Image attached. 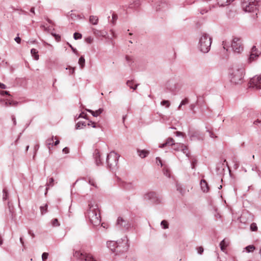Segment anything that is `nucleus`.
I'll return each instance as SVG.
<instances>
[{
  "label": "nucleus",
  "mask_w": 261,
  "mask_h": 261,
  "mask_svg": "<svg viewBox=\"0 0 261 261\" xmlns=\"http://www.w3.org/2000/svg\"><path fill=\"white\" fill-rule=\"evenodd\" d=\"M244 73V68L243 67L233 68L229 72L230 82L234 84L242 83Z\"/></svg>",
  "instance_id": "f257e3e1"
},
{
  "label": "nucleus",
  "mask_w": 261,
  "mask_h": 261,
  "mask_svg": "<svg viewBox=\"0 0 261 261\" xmlns=\"http://www.w3.org/2000/svg\"><path fill=\"white\" fill-rule=\"evenodd\" d=\"M212 38L206 33H202L200 37L198 43L199 50L203 53H208L211 48Z\"/></svg>",
  "instance_id": "f03ea898"
},
{
  "label": "nucleus",
  "mask_w": 261,
  "mask_h": 261,
  "mask_svg": "<svg viewBox=\"0 0 261 261\" xmlns=\"http://www.w3.org/2000/svg\"><path fill=\"white\" fill-rule=\"evenodd\" d=\"M259 0H242V7L247 12H252L256 10Z\"/></svg>",
  "instance_id": "7ed1b4c3"
},
{
  "label": "nucleus",
  "mask_w": 261,
  "mask_h": 261,
  "mask_svg": "<svg viewBox=\"0 0 261 261\" xmlns=\"http://www.w3.org/2000/svg\"><path fill=\"white\" fill-rule=\"evenodd\" d=\"M143 199L146 201H149L154 204H158L162 201L161 197L153 191L147 192L143 195Z\"/></svg>",
  "instance_id": "20e7f679"
},
{
  "label": "nucleus",
  "mask_w": 261,
  "mask_h": 261,
  "mask_svg": "<svg viewBox=\"0 0 261 261\" xmlns=\"http://www.w3.org/2000/svg\"><path fill=\"white\" fill-rule=\"evenodd\" d=\"M119 158V155L114 151H111L108 154L106 162L110 169H114L117 166Z\"/></svg>",
  "instance_id": "39448f33"
},
{
  "label": "nucleus",
  "mask_w": 261,
  "mask_h": 261,
  "mask_svg": "<svg viewBox=\"0 0 261 261\" xmlns=\"http://www.w3.org/2000/svg\"><path fill=\"white\" fill-rule=\"evenodd\" d=\"M231 47L235 53H241L243 51V46L241 39L237 37L234 38L231 42Z\"/></svg>",
  "instance_id": "423d86ee"
},
{
  "label": "nucleus",
  "mask_w": 261,
  "mask_h": 261,
  "mask_svg": "<svg viewBox=\"0 0 261 261\" xmlns=\"http://www.w3.org/2000/svg\"><path fill=\"white\" fill-rule=\"evenodd\" d=\"M73 255L79 259H84L85 261H97L91 254L82 253L79 251H75Z\"/></svg>",
  "instance_id": "0eeeda50"
},
{
  "label": "nucleus",
  "mask_w": 261,
  "mask_h": 261,
  "mask_svg": "<svg viewBox=\"0 0 261 261\" xmlns=\"http://www.w3.org/2000/svg\"><path fill=\"white\" fill-rule=\"evenodd\" d=\"M250 86L255 89H261V74L253 77L250 81Z\"/></svg>",
  "instance_id": "6e6552de"
},
{
  "label": "nucleus",
  "mask_w": 261,
  "mask_h": 261,
  "mask_svg": "<svg viewBox=\"0 0 261 261\" xmlns=\"http://www.w3.org/2000/svg\"><path fill=\"white\" fill-rule=\"evenodd\" d=\"M89 218L91 222L95 226L100 224L101 221L100 213H89Z\"/></svg>",
  "instance_id": "1a4fd4ad"
},
{
  "label": "nucleus",
  "mask_w": 261,
  "mask_h": 261,
  "mask_svg": "<svg viewBox=\"0 0 261 261\" xmlns=\"http://www.w3.org/2000/svg\"><path fill=\"white\" fill-rule=\"evenodd\" d=\"M260 55V52L258 50L255 46H253L251 50L250 54L248 58V61L251 62L256 60V59Z\"/></svg>",
  "instance_id": "9d476101"
},
{
  "label": "nucleus",
  "mask_w": 261,
  "mask_h": 261,
  "mask_svg": "<svg viewBox=\"0 0 261 261\" xmlns=\"http://www.w3.org/2000/svg\"><path fill=\"white\" fill-rule=\"evenodd\" d=\"M172 148L175 150H181L186 154V156H189V151L187 147L183 144L174 143L172 145Z\"/></svg>",
  "instance_id": "9b49d317"
},
{
  "label": "nucleus",
  "mask_w": 261,
  "mask_h": 261,
  "mask_svg": "<svg viewBox=\"0 0 261 261\" xmlns=\"http://www.w3.org/2000/svg\"><path fill=\"white\" fill-rule=\"evenodd\" d=\"M120 186L126 191H132L135 189L134 184L132 182L122 181Z\"/></svg>",
  "instance_id": "f8f14e48"
},
{
  "label": "nucleus",
  "mask_w": 261,
  "mask_h": 261,
  "mask_svg": "<svg viewBox=\"0 0 261 261\" xmlns=\"http://www.w3.org/2000/svg\"><path fill=\"white\" fill-rule=\"evenodd\" d=\"M171 8V6L170 4L167 2H162L159 5L157 10L162 11L164 13H166L169 12Z\"/></svg>",
  "instance_id": "ddd939ff"
},
{
  "label": "nucleus",
  "mask_w": 261,
  "mask_h": 261,
  "mask_svg": "<svg viewBox=\"0 0 261 261\" xmlns=\"http://www.w3.org/2000/svg\"><path fill=\"white\" fill-rule=\"evenodd\" d=\"M89 212H99L98 204L94 200L89 201Z\"/></svg>",
  "instance_id": "4468645a"
},
{
  "label": "nucleus",
  "mask_w": 261,
  "mask_h": 261,
  "mask_svg": "<svg viewBox=\"0 0 261 261\" xmlns=\"http://www.w3.org/2000/svg\"><path fill=\"white\" fill-rule=\"evenodd\" d=\"M93 155L95 160V163L97 165L99 166L101 164V162L100 159V155L99 151L98 149H95L93 153Z\"/></svg>",
  "instance_id": "2eb2a0df"
},
{
  "label": "nucleus",
  "mask_w": 261,
  "mask_h": 261,
  "mask_svg": "<svg viewBox=\"0 0 261 261\" xmlns=\"http://www.w3.org/2000/svg\"><path fill=\"white\" fill-rule=\"evenodd\" d=\"M68 16L73 20L85 18V17L83 15L76 14L75 13H73V11H71L70 14H68Z\"/></svg>",
  "instance_id": "dca6fc26"
},
{
  "label": "nucleus",
  "mask_w": 261,
  "mask_h": 261,
  "mask_svg": "<svg viewBox=\"0 0 261 261\" xmlns=\"http://www.w3.org/2000/svg\"><path fill=\"white\" fill-rule=\"evenodd\" d=\"M86 110L89 112H90L93 116L94 117H97L99 115H100L102 112L103 111V109L102 108H100L98 110L94 111L90 109H86Z\"/></svg>",
  "instance_id": "f3484780"
},
{
  "label": "nucleus",
  "mask_w": 261,
  "mask_h": 261,
  "mask_svg": "<svg viewBox=\"0 0 261 261\" xmlns=\"http://www.w3.org/2000/svg\"><path fill=\"white\" fill-rule=\"evenodd\" d=\"M200 187L203 192H207L208 191L209 188L207 183L204 179L201 180Z\"/></svg>",
  "instance_id": "a211bd4d"
},
{
  "label": "nucleus",
  "mask_w": 261,
  "mask_h": 261,
  "mask_svg": "<svg viewBox=\"0 0 261 261\" xmlns=\"http://www.w3.org/2000/svg\"><path fill=\"white\" fill-rule=\"evenodd\" d=\"M174 143V140L172 138H168L166 140V142L165 143H163V144L160 145L159 146V147L163 148L165 146H172V145H173Z\"/></svg>",
  "instance_id": "6ab92c4d"
},
{
  "label": "nucleus",
  "mask_w": 261,
  "mask_h": 261,
  "mask_svg": "<svg viewBox=\"0 0 261 261\" xmlns=\"http://www.w3.org/2000/svg\"><path fill=\"white\" fill-rule=\"evenodd\" d=\"M229 241L228 240L224 239L223 241H222L220 244L221 250L224 251L226 247L229 245Z\"/></svg>",
  "instance_id": "aec40b11"
},
{
  "label": "nucleus",
  "mask_w": 261,
  "mask_h": 261,
  "mask_svg": "<svg viewBox=\"0 0 261 261\" xmlns=\"http://www.w3.org/2000/svg\"><path fill=\"white\" fill-rule=\"evenodd\" d=\"M191 138L196 137L198 140H203L204 136L201 135L199 132H194L191 134Z\"/></svg>",
  "instance_id": "412c9836"
},
{
  "label": "nucleus",
  "mask_w": 261,
  "mask_h": 261,
  "mask_svg": "<svg viewBox=\"0 0 261 261\" xmlns=\"http://www.w3.org/2000/svg\"><path fill=\"white\" fill-rule=\"evenodd\" d=\"M89 22L93 25H96L98 22V18L96 16L91 15L89 17Z\"/></svg>",
  "instance_id": "4be33fe9"
},
{
  "label": "nucleus",
  "mask_w": 261,
  "mask_h": 261,
  "mask_svg": "<svg viewBox=\"0 0 261 261\" xmlns=\"http://www.w3.org/2000/svg\"><path fill=\"white\" fill-rule=\"evenodd\" d=\"M188 158V162H191V166H192V168L193 169H194L195 168V165L197 163V160L196 159L193 157V156H191L190 155V153L189 152V156H187Z\"/></svg>",
  "instance_id": "5701e85b"
},
{
  "label": "nucleus",
  "mask_w": 261,
  "mask_h": 261,
  "mask_svg": "<svg viewBox=\"0 0 261 261\" xmlns=\"http://www.w3.org/2000/svg\"><path fill=\"white\" fill-rule=\"evenodd\" d=\"M233 0H218V4L220 6H225L229 5Z\"/></svg>",
  "instance_id": "b1692460"
},
{
  "label": "nucleus",
  "mask_w": 261,
  "mask_h": 261,
  "mask_svg": "<svg viewBox=\"0 0 261 261\" xmlns=\"http://www.w3.org/2000/svg\"><path fill=\"white\" fill-rule=\"evenodd\" d=\"M92 31H93V34L95 36H98V37H100V36L104 37V36H106V33H105L102 31H99V30H98L97 29H93Z\"/></svg>",
  "instance_id": "393cba45"
},
{
  "label": "nucleus",
  "mask_w": 261,
  "mask_h": 261,
  "mask_svg": "<svg viewBox=\"0 0 261 261\" xmlns=\"http://www.w3.org/2000/svg\"><path fill=\"white\" fill-rule=\"evenodd\" d=\"M117 225L122 227H125L126 225V221L121 217H119L117 221Z\"/></svg>",
  "instance_id": "a878e982"
},
{
  "label": "nucleus",
  "mask_w": 261,
  "mask_h": 261,
  "mask_svg": "<svg viewBox=\"0 0 261 261\" xmlns=\"http://www.w3.org/2000/svg\"><path fill=\"white\" fill-rule=\"evenodd\" d=\"M31 53L32 56L34 57L35 60H39V55L38 54V51L36 49L32 48L31 50Z\"/></svg>",
  "instance_id": "bb28decb"
},
{
  "label": "nucleus",
  "mask_w": 261,
  "mask_h": 261,
  "mask_svg": "<svg viewBox=\"0 0 261 261\" xmlns=\"http://www.w3.org/2000/svg\"><path fill=\"white\" fill-rule=\"evenodd\" d=\"M54 182V179L53 177L50 178L49 179V181L47 182L46 184V192H45V194H46V193H47L48 189L49 188V187H53Z\"/></svg>",
  "instance_id": "cd10ccee"
},
{
  "label": "nucleus",
  "mask_w": 261,
  "mask_h": 261,
  "mask_svg": "<svg viewBox=\"0 0 261 261\" xmlns=\"http://www.w3.org/2000/svg\"><path fill=\"white\" fill-rule=\"evenodd\" d=\"M87 125V123L85 121H80L76 123L75 125V129H80L85 127Z\"/></svg>",
  "instance_id": "c85d7f7f"
},
{
  "label": "nucleus",
  "mask_w": 261,
  "mask_h": 261,
  "mask_svg": "<svg viewBox=\"0 0 261 261\" xmlns=\"http://www.w3.org/2000/svg\"><path fill=\"white\" fill-rule=\"evenodd\" d=\"M126 85L130 88L133 89V90H136L139 85V84H136L134 86V82L133 80H128L126 82Z\"/></svg>",
  "instance_id": "c756f323"
},
{
  "label": "nucleus",
  "mask_w": 261,
  "mask_h": 261,
  "mask_svg": "<svg viewBox=\"0 0 261 261\" xmlns=\"http://www.w3.org/2000/svg\"><path fill=\"white\" fill-rule=\"evenodd\" d=\"M139 155L142 158H144L148 154V151L145 150H138Z\"/></svg>",
  "instance_id": "7c9ffc66"
},
{
  "label": "nucleus",
  "mask_w": 261,
  "mask_h": 261,
  "mask_svg": "<svg viewBox=\"0 0 261 261\" xmlns=\"http://www.w3.org/2000/svg\"><path fill=\"white\" fill-rule=\"evenodd\" d=\"M176 190L178 191L182 195H184L186 192V190L182 188V186L179 184H177Z\"/></svg>",
  "instance_id": "2f4dec72"
},
{
  "label": "nucleus",
  "mask_w": 261,
  "mask_h": 261,
  "mask_svg": "<svg viewBox=\"0 0 261 261\" xmlns=\"http://www.w3.org/2000/svg\"><path fill=\"white\" fill-rule=\"evenodd\" d=\"M164 174L167 177L170 178V171L167 168V166H164L163 169Z\"/></svg>",
  "instance_id": "473e14b6"
},
{
  "label": "nucleus",
  "mask_w": 261,
  "mask_h": 261,
  "mask_svg": "<svg viewBox=\"0 0 261 261\" xmlns=\"http://www.w3.org/2000/svg\"><path fill=\"white\" fill-rule=\"evenodd\" d=\"M140 5V2L139 1H136L133 4H131L129 5V8L133 9H136Z\"/></svg>",
  "instance_id": "72a5a7b5"
},
{
  "label": "nucleus",
  "mask_w": 261,
  "mask_h": 261,
  "mask_svg": "<svg viewBox=\"0 0 261 261\" xmlns=\"http://www.w3.org/2000/svg\"><path fill=\"white\" fill-rule=\"evenodd\" d=\"M53 139L54 136H53L51 138L47 139L46 141V144L49 150L50 149V145L54 144Z\"/></svg>",
  "instance_id": "f704fd0d"
},
{
  "label": "nucleus",
  "mask_w": 261,
  "mask_h": 261,
  "mask_svg": "<svg viewBox=\"0 0 261 261\" xmlns=\"http://www.w3.org/2000/svg\"><path fill=\"white\" fill-rule=\"evenodd\" d=\"M112 19L111 21V22L113 24L115 25L116 23V22L118 19V16L114 12H113L112 15Z\"/></svg>",
  "instance_id": "c9c22d12"
},
{
  "label": "nucleus",
  "mask_w": 261,
  "mask_h": 261,
  "mask_svg": "<svg viewBox=\"0 0 261 261\" xmlns=\"http://www.w3.org/2000/svg\"><path fill=\"white\" fill-rule=\"evenodd\" d=\"M85 60L83 56H81L79 60V64L81 66V68H83L85 66Z\"/></svg>",
  "instance_id": "e433bc0d"
},
{
  "label": "nucleus",
  "mask_w": 261,
  "mask_h": 261,
  "mask_svg": "<svg viewBox=\"0 0 261 261\" xmlns=\"http://www.w3.org/2000/svg\"><path fill=\"white\" fill-rule=\"evenodd\" d=\"M189 103V100L187 98H185L184 99H183L180 105H179L178 107V109L179 110L180 109V108L182 106H184V105H187Z\"/></svg>",
  "instance_id": "4c0bfd02"
},
{
  "label": "nucleus",
  "mask_w": 261,
  "mask_h": 261,
  "mask_svg": "<svg viewBox=\"0 0 261 261\" xmlns=\"http://www.w3.org/2000/svg\"><path fill=\"white\" fill-rule=\"evenodd\" d=\"M255 249V247L253 245H249L245 248V249L248 252H253Z\"/></svg>",
  "instance_id": "58836bf2"
},
{
  "label": "nucleus",
  "mask_w": 261,
  "mask_h": 261,
  "mask_svg": "<svg viewBox=\"0 0 261 261\" xmlns=\"http://www.w3.org/2000/svg\"><path fill=\"white\" fill-rule=\"evenodd\" d=\"M3 192V199L4 200H6L8 198V193L7 190L6 189H4Z\"/></svg>",
  "instance_id": "ea45409f"
},
{
  "label": "nucleus",
  "mask_w": 261,
  "mask_h": 261,
  "mask_svg": "<svg viewBox=\"0 0 261 261\" xmlns=\"http://www.w3.org/2000/svg\"><path fill=\"white\" fill-rule=\"evenodd\" d=\"M125 59L127 62V64L130 66L133 63V58L128 56H126Z\"/></svg>",
  "instance_id": "a19ab883"
},
{
  "label": "nucleus",
  "mask_w": 261,
  "mask_h": 261,
  "mask_svg": "<svg viewBox=\"0 0 261 261\" xmlns=\"http://www.w3.org/2000/svg\"><path fill=\"white\" fill-rule=\"evenodd\" d=\"M82 37V34L79 33H74L73 34V38L75 40L81 39Z\"/></svg>",
  "instance_id": "79ce46f5"
},
{
  "label": "nucleus",
  "mask_w": 261,
  "mask_h": 261,
  "mask_svg": "<svg viewBox=\"0 0 261 261\" xmlns=\"http://www.w3.org/2000/svg\"><path fill=\"white\" fill-rule=\"evenodd\" d=\"M250 229L252 231H257V227L256 226V223H253L250 225Z\"/></svg>",
  "instance_id": "37998d69"
},
{
  "label": "nucleus",
  "mask_w": 261,
  "mask_h": 261,
  "mask_svg": "<svg viewBox=\"0 0 261 261\" xmlns=\"http://www.w3.org/2000/svg\"><path fill=\"white\" fill-rule=\"evenodd\" d=\"M156 163L158 165H160L161 167H164V166H165V165L163 164L161 159L159 157L156 158Z\"/></svg>",
  "instance_id": "c03bdc74"
},
{
  "label": "nucleus",
  "mask_w": 261,
  "mask_h": 261,
  "mask_svg": "<svg viewBox=\"0 0 261 261\" xmlns=\"http://www.w3.org/2000/svg\"><path fill=\"white\" fill-rule=\"evenodd\" d=\"M161 225L165 229L168 228V222L166 220H163L162 221Z\"/></svg>",
  "instance_id": "a18cd8bd"
},
{
  "label": "nucleus",
  "mask_w": 261,
  "mask_h": 261,
  "mask_svg": "<svg viewBox=\"0 0 261 261\" xmlns=\"http://www.w3.org/2000/svg\"><path fill=\"white\" fill-rule=\"evenodd\" d=\"M2 102H3V103H2V105L5 107H8V106L12 105V102H8V101H4V100H2Z\"/></svg>",
  "instance_id": "49530a36"
},
{
  "label": "nucleus",
  "mask_w": 261,
  "mask_h": 261,
  "mask_svg": "<svg viewBox=\"0 0 261 261\" xmlns=\"http://www.w3.org/2000/svg\"><path fill=\"white\" fill-rule=\"evenodd\" d=\"M161 105L162 106H164V105H166V107L167 108L169 107L170 106V102L168 100H163L162 102H161Z\"/></svg>",
  "instance_id": "de8ad7c7"
},
{
  "label": "nucleus",
  "mask_w": 261,
  "mask_h": 261,
  "mask_svg": "<svg viewBox=\"0 0 261 261\" xmlns=\"http://www.w3.org/2000/svg\"><path fill=\"white\" fill-rule=\"evenodd\" d=\"M88 182H89V184L91 185V186H92L95 188H97V186L96 185L94 179H89Z\"/></svg>",
  "instance_id": "09e8293b"
},
{
  "label": "nucleus",
  "mask_w": 261,
  "mask_h": 261,
  "mask_svg": "<svg viewBox=\"0 0 261 261\" xmlns=\"http://www.w3.org/2000/svg\"><path fill=\"white\" fill-rule=\"evenodd\" d=\"M41 212H45L47 211V204H45L44 206H40Z\"/></svg>",
  "instance_id": "8fccbe9b"
},
{
  "label": "nucleus",
  "mask_w": 261,
  "mask_h": 261,
  "mask_svg": "<svg viewBox=\"0 0 261 261\" xmlns=\"http://www.w3.org/2000/svg\"><path fill=\"white\" fill-rule=\"evenodd\" d=\"M48 256V253L46 252H44L42 255V259L43 261H46L47 259Z\"/></svg>",
  "instance_id": "3c124183"
},
{
  "label": "nucleus",
  "mask_w": 261,
  "mask_h": 261,
  "mask_svg": "<svg viewBox=\"0 0 261 261\" xmlns=\"http://www.w3.org/2000/svg\"><path fill=\"white\" fill-rule=\"evenodd\" d=\"M52 224L54 226H58L60 225L57 219H55L53 220Z\"/></svg>",
  "instance_id": "603ef678"
},
{
  "label": "nucleus",
  "mask_w": 261,
  "mask_h": 261,
  "mask_svg": "<svg viewBox=\"0 0 261 261\" xmlns=\"http://www.w3.org/2000/svg\"><path fill=\"white\" fill-rule=\"evenodd\" d=\"M254 124L258 125L259 127H261V121L257 119V120L254 121Z\"/></svg>",
  "instance_id": "864d4df0"
},
{
  "label": "nucleus",
  "mask_w": 261,
  "mask_h": 261,
  "mask_svg": "<svg viewBox=\"0 0 261 261\" xmlns=\"http://www.w3.org/2000/svg\"><path fill=\"white\" fill-rule=\"evenodd\" d=\"M207 132H208L209 133V136L210 137L212 138H216V136L210 130H207Z\"/></svg>",
  "instance_id": "5fc2aeb1"
},
{
  "label": "nucleus",
  "mask_w": 261,
  "mask_h": 261,
  "mask_svg": "<svg viewBox=\"0 0 261 261\" xmlns=\"http://www.w3.org/2000/svg\"><path fill=\"white\" fill-rule=\"evenodd\" d=\"M222 45L224 49H226L227 50V48L228 47L227 42L226 41H223Z\"/></svg>",
  "instance_id": "6e6d98bb"
},
{
  "label": "nucleus",
  "mask_w": 261,
  "mask_h": 261,
  "mask_svg": "<svg viewBox=\"0 0 261 261\" xmlns=\"http://www.w3.org/2000/svg\"><path fill=\"white\" fill-rule=\"evenodd\" d=\"M79 118H84L85 119H87V114L83 112L80 114Z\"/></svg>",
  "instance_id": "4d7b16f0"
},
{
  "label": "nucleus",
  "mask_w": 261,
  "mask_h": 261,
  "mask_svg": "<svg viewBox=\"0 0 261 261\" xmlns=\"http://www.w3.org/2000/svg\"><path fill=\"white\" fill-rule=\"evenodd\" d=\"M198 252L199 254H202L203 252V248L202 247H199L197 248Z\"/></svg>",
  "instance_id": "13d9d810"
},
{
  "label": "nucleus",
  "mask_w": 261,
  "mask_h": 261,
  "mask_svg": "<svg viewBox=\"0 0 261 261\" xmlns=\"http://www.w3.org/2000/svg\"><path fill=\"white\" fill-rule=\"evenodd\" d=\"M88 125H91L92 127L95 128L96 126L95 123L92 121H90L88 124Z\"/></svg>",
  "instance_id": "bf43d9fd"
},
{
  "label": "nucleus",
  "mask_w": 261,
  "mask_h": 261,
  "mask_svg": "<svg viewBox=\"0 0 261 261\" xmlns=\"http://www.w3.org/2000/svg\"><path fill=\"white\" fill-rule=\"evenodd\" d=\"M11 118H12V120L13 121L14 125H16V120L15 116L14 115H13L11 116Z\"/></svg>",
  "instance_id": "052dcab7"
},
{
  "label": "nucleus",
  "mask_w": 261,
  "mask_h": 261,
  "mask_svg": "<svg viewBox=\"0 0 261 261\" xmlns=\"http://www.w3.org/2000/svg\"><path fill=\"white\" fill-rule=\"evenodd\" d=\"M86 41L88 43H91L92 42L93 39L91 37H88L86 38Z\"/></svg>",
  "instance_id": "680f3d73"
},
{
  "label": "nucleus",
  "mask_w": 261,
  "mask_h": 261,
  "mask_svg": "<svg viewBox=\"0 0 261 261\" xmlns=\"http://www.w3.org/2000/svg\"><path fill=\"white\" fill-rule=\"evenodd\" d=\"M62 151H63V152L64 153H66H66H69V149H68V148H67V147H65V148H64L63 149V150H62Z\"/></svg>",
  "instance_id": "e2e57ef3"
},
{
  "label": "nucleus",
  "mask_w": 261,
  "mask_h": 261,
  "mask_svg": "<svg viewBox=\"0 0 261 261\" xmlns=\"http://www.w3.org/2000/svg\"><path fill=\"white\" fill-rule=\"evenodd\" d=\"M15 40L17 43H20L21 41V38L19 37H17L15 38Z\"/></svg>",
  "instance_id": "0e129e2a"
},
{
  "label": "nucleus",
  "mask_w": 261,
  "mask_h": 261,
  "mask_svg": "<svg viewBox=\"0 0 261 261\" xmlns=\"http://www.w3.org/2000/svg\"><path fill=\"white\" fill-rule=\"evenodd\" d=\"M0 88L5 89L6 88V86L4 84L0 83Z\"/></svg>",
  "instance_id": "69168bd1"
},
{
  "label": "nucleus",
  "mask_w": 261,
  "mask_h": 261,
  "mask_svg": "<svg viewBox=\"0 0 261 261\" xmlns=\"http://www.w3.org/2000/svg\"><path fill=\"white\" fill-rule=\"evenodd\" d=\"M175 134L177 136H180L182 135V133H181L180 132H176Z\"/></svg>",
  "instance_id": "338daca9"
},
{
  "label": "nucleus",
  "mask_w": 261,
  "mask_h": 261,
  "mask_svg": "<svg viewBox=\"0 0 261 261\" xmlns=\"http://www.w3.org/2000/svg\"><path fill=\"white\" fill-rule=\"evenodd\" d=\"M195 108V105L194 104H192L190 106V108L191 110H193Z\"/></svg>",
  "instance_id": "774afa93"
}]
</instances>
